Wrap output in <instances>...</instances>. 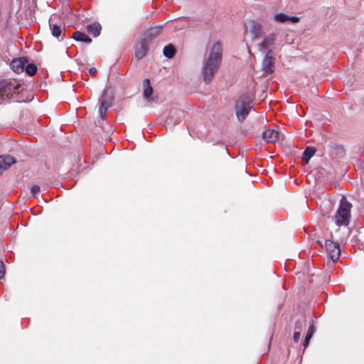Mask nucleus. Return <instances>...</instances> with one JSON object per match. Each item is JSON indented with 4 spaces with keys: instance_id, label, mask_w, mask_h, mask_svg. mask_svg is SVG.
<instances>
[{
    "instance_id": "1",
    "label": "nucleus",
    "mask_w": 364,
    "mask_h": 364,
    "mask_svg": "<svg viewBox=\"0 0 364 364\" xmlns=\"http://www.w3.org/2000/svg\"><path fill=\"white\" fill-rule=\"evenodd\" d=\"M223 58V47L220 41L213 43L210 55L203 68L202 75L203 80L209 84L215 73L219 69Z\"/></svg>"
},
{
    "instance_id": "2",
    "label": "nucleus",
    "mask_w": 364,
    "mask_h": 364,
    "mask_svg": "<svg viewBox=\"0 0 364 364\" xmlns=\"http://www.w3.org/2000/svg\"><path fill=\"white\" fill-rule=\"evenodd\" d=\"M23 85L16 79L0 80V97L3 102H26L23 95Z\"/></svg>"
},
{
    "instance_id": "3",
    "label": "nucleus",
    "mask_w": 364,
    "mask_h": 364,
    "mask_svg": "<svg viewBox=\"0 0 364 364\" xmlns=\"http://www.w3.org/2000/svg\"><path fill=\"white\" fill-rule=\"evenodd\" d=\"M351 206V204L346 200L345 197L341 199L340 205L335 216L336 223L338 226L348 225Z\"/></svg>"
},
{
    "instance_id": "4",
    "label": "nucleus",
    "mask_w": 364,
    "mask_h": 364,
    "mask_svg": "<svg viewBox=\"0 0 364 364\" xmlns=\"http://www.w3.org/2000/svg\"><path fill=\"white\" fill-rule=\"evenodd\" d=\"M252 108L251 100L247 97V95H242L235 107L238 120L240 122L244 121Z\"/></svg>"
},
{
    "instance_id": "5",
    "label": "nucleus",
    "mask_w": 364,
    "mask_h": 364,
    "mask_svg": "<svg viewBox=\"0 0 364 364\" xmlns=\"http://www.w3.org/2000/svg\"><path fill=\"white\" fill-rule=\"evenodd\" d=\"M325 250L333 262H336L341 255L339 244L331 240H326L324 245Z\"/></svg>"
},
{
    "instance_id": "6",
    "label": "nucleus",
    "mask_w": 364,
    "mask_h": 364,
    "mask_svg": "<svg viewBox=\"0 0 364 364\" xmlns=\"http://www.w3.org/2000/svg\"><path fill=\"white\" fill-rule=\"evenodd\" d=\"M274 58L273 56V50L269 49L262 62V70L265 74H272L274 72Z\"/></svg>"
},
{
    "instance_id": "7",
    "label": "nucleus",
    "mask_w": 364,
    "mask_h": 364,
    "mask_svg": "<svg viewBox=\"0 0 364 364\" xmlns=\"http://www.w3.org/2000/svg\"><path fill=\"white\" fill-rule=\"evenodd\" d=\"M318 171L317 169H314L306 174V183L309 185V191L315 196H316L318 190Z\"/></svg>"
},
{
    "instance_id": "8",
    "label": "nucleus",
    "mask_w": 364,
    "mask_h": 364,
    "mask_svg": "<svg viewBox=\"0 0 364 364\" xmlns=\"http://www.w3.org/2000/svg\"><path fill=\"white\" fill-rule=\"evenodd\" d=\"M335 171L331 166L326 165V168H320V183L328 185L334 178Z\"/></svg>"
},
{
    "instance_id": "9",
    "label": "nucleus",
    "mask_w": 364,
    "mask_h": 364,
    "mask_svg": "<svg viewBox=\"0 0 364 364\" xmlns=\"http://www.w3.org/2000/svg\"><path fill=\"white\" fill-rule=\"evenodd\" d=\"M28 62L27 57H21L13 60L10 63V67L14 72L21 73L24 71L25 65Z\"/></svg>"
},
{
    "instance_id": "10",
    "label": "nucleus",
    "mask_w": 364,
    "mask_h": 364,
    "mask_svg": "<svg viewBox=\"0 0 364 364\" xmlns=\"http://www.w3.org/2000/svg\"><path fill=\"white\" fill-rule=\"evenodd\" d=\"M162 26H152L145 31L143 36V39L149 43V42L160 35L161 33Z\"/></svg>"
},
{
    "instance_id": "11",
    "label": "nucleus",
    "mask_w": 364,
    "mask_h": 364,
    "mask_svg": "<svg viewBox=\"0 0 364 364\" xmlns=\"http://www.w3.org/2000/svg\"><path fill=\"white\" fill-rule=\"evenodd\" d=\"M276 38V34L274 33H269V35L266 36L262 41L257 45L258 48L260 50H269L271 49L270 48L274 46V41Z\"/></svg>"
},
{
    "instance_id": "12",
    "label": "nucleus",
    "mask_w": 364,
    "mask_h": 364,
    "mask_svg": "<svg viewBox=\"0 0 364 364\" xmlns=\"http://www.w3.org/2000/svg\"><path fill=\"white\" fill-rule=\"evenodd\" d=\"M250 32L254 38L261 37L263 34V29L262 25L255 21H250L248 23Z\"/></svg>"
},
{
    "instance_id": "13",
    "label": "nucleus",
    "mask_w": 364,
    "mask_h": 364,
    "mask_svg": "<svg viewBox=\"0 0 364 364\" xmlns=\"http://www.w3.org/2000/svg\"><path fill=\"white\" fill-rule=\"evenodd\" d=\"M143 97L148 102H154L156 99L151 96L153 93V88L149 78H146L143 81Z\"/></svg>"
},
{
    "instance_id": "14",
    "label": "nucleus",
    "mask_w": 364,
    "mask_h": 364,
    "mask_svg": "<svg viewBox=\"0 0 364 364\" xmlns=\"http://www.w3.org/2000/svg\"><path fill=\"white\" fill-rule=\"evenodd\" d=\"M262 137L266 143H274L278 140L279 132L274 129H268L263 132Z\"/></svg>"
},
{
    "instance_id": "15",
    "label": "nucleus",
    "mask_w": 364,
    "mask_h": 364,
    "mask_svg": "<svg viewBox=\"0 0 364 364\" xmlns=\"http://www.w3.org/2000/svg\"><path fill=\"white\" fill-rule=\"evenodd\" d=\"M148 44L149 43L142 38L139 43L136 45L135 55L138 59H141L146 55L148 50Z\"/></svg>"
},
{
    "instance_id": "16",
    "label": "nucleus",
    "mask_w": 364,
    "mask_h": 364,
    "mask_svg": "<svg viewBox=\"0 0 364 364\" xmlns=\"http://www.w3.org/2000/svg\"><path fill=\"white\" fill-rule=\"evenodd\" d=\"M16 162L15 158L10 155L0 156V169L6 170Z\"/></svg>"
},
{
    "instance_id": "17",
    "label": "nucleus",
    "mask_w": 364,
    "mask_h": 364,
    "mask_svg": "<svg viewBox=\"0 0 364 364\" xmlns=\"http://www.w3.org/2000/svg\"><path fill=\"white\" fill-rule=\"evenodd\" d=\"M274 19L277 21L284 23L286 21H291L292 23H297L299 21V18L297 16H289L285 14L279 13L274 16Z\"/></svg>"
},
{
    "instance_id": "18",
    "label": "nucleus",
    "mask_w": 364,
    "mask_h": 364,
    "mask_svg": "<svg viewBox=\"0 0 364 364\" xmlns=\"http://www.w3.org/2000/svg\"><path fill=\"white\" fill-rule=\"evenodd\" d=\"M52 35L55 38H60V40H63L65 38V33H63V31L65 29L64 27L62 28L57 24L50 25Z\"/></svg>"
},
{
    "instance_id": "19",
    "label": "nucleus",
    "mask_w": 364,
    "mask_h": 364,
    "mask_svg": "<svg viewBox=\"0 0 364 364\" xmlns=\"http://www.w3.org/2000/svg\"><path fill=\"white\" fill-rule=\"evenodd\" d=\"M316 152V149L315 147L307 146L303 153L302 161L304 164H308L311 158L315 154Z\"/></svg>"
},
{
    "instance_id": "20",
    "label": "nucleus",
    "mask_w": 364,
    "mask_h": 364,
    "mask_svg": "<svg viewBox=\"0 0 364 364\" xmlns=\"http://www.w3.org/2000/svg\"><path fill=\"white\" fill-rule=\"evenodd\" d=\"M101 29V25L97 22H95L87 26V32L92 34L94 37L100 36Z\"/></svg>"
},
{
    "instance_id": "21",
    "label": "nucleus",
    "mask_w": 364,
    "mask_h": 364,
    "mask_svg": "<svg viewBox=\"0 0 364 364\" xmlns=\"http://www.w3.org/2000/svg\"><path fill=\"white\" fill-rule=\"evenodd\" d=\"M73 38L75 41H82L86 43H90L92 42V39L89 36L79 31H77L73 33Z\"/></svg>"
},
{
    "instance_id": "22",
    "label": "nucleus",
    "mask_w": 364,
    "mask_h": 364,
    "mask_svg": "<svg viewBox=\"0 0 364 364\" xmlns=\"http://www.w3.org/2000/svg\"><path fill=\"white\" fill-rule=\"evenodd\" d=\"M176 48L174 46L171 44H169L164 48L163 53L164 55L168 58H173L176 54Z\"/></svg>"
},
{
    "instance_id": "23",
    "label": "nucleus",
    "mask_w": 364,
    "mask_h": 364,
    "mask_svg": "<svg viewBox=\"0 0 364 364\" xmlns=\"http://www.w3.org/2000/svg\"><path fill=\"white\" fill-rule=\"evenodd\" d=\"M315 330L316 329H315V327L314 326V325H311L309 326V328L306 332V337H305V339H304V341L303 343V346L304 348H306L309 345V341H310L311 338L312 337V335L314 333Z\"/></svg>"
},
{
    "instance_id": "24",
    "label": "nucleus",
    "mask_w": 364,
    "mask_h": 364,
    "mask_svg": "<svg viewBox=\"0 0 364 364\" xmlns=\"http://www.w3.org/2000/svg\"><path fill=\"white\" fill-rule=\"evenodd\" d=\"M24 70L26 71L27 75H28L29 76H33L37 72V67L33 63H28L27 65L26 64Z\"/></svg>"
},
{
    "instance_id": "25",
    "label": "nucleus",
    "mask_w": 364,
    "mask_h": 364,
    "mask_svg": "<svg viewBox=\"0 0 364 364\" xmlns=\"http://www.w3.org/2000/svg\"><path fill=\"white\" fill-rule=\"evenodd\" d=\"M108 108V105L105 103L104 100L100 101V105L99 107V114L102 119H104Z\"/></svg>"
},
{
    "instance_id": "26",
    "label": "nucleus",
    "mask_w": 364,
    "mask_h": 364,
    "mask_svg": "<svg viewBox=\"0 0 364 364\" xmlns=\"http://www.w3.org/2000/svg\"><path fill=\"white\" fill-rule=\"evenodd\" d=\"M6 273L5 266L4 262L0 259V279L4 278Z\"/></svg>"
},
{
    "instance_id": "27",
    "label": "nucleus",
    "mask_w": 364,
    "mask_h": 364,
    "mask_svg": "<svg viewBox=\"0 0 364 364\" xmlns=\"http://www.w3.org/2000/svg\"><path fill=\"white\" fill-rule=\"evenodd\" d=\"M33 196H36L40 192V187L38 185H33L31 188Z\"/></svg>"
},
{
    "instance_id": "28",
    "label": "nucleus",
    "mask_w": 364,
    "mask_h": 364,
    "mask_svg": "<svg viewBox=\"0 0 364 364\" xmlns=\"http://www.w3.org/2000/svg\"><path fill=\"white\" fill-rule=\"evenodd\" d=\"M293 338H294V340L295 342H298L299 338H300V333L297 332V331H295L294 333Z\"/></svg>"
},
{
    "instance_id": "29",
    "label": "nucleus",
    "mask_w": 364,
    "mask_h": 364,
    "mask_svg": "<svg viewBox=\"0 0 364 364\" xmlns=\"http://www.w3.org/2000/svg\"><path fill=\"white\" fill-rule=\"evenodd\" d=\"M89 73H90L91 75H95L97 73V70H96V68H90V70H89Z\"/></svg>"
},
{
    "instance_id": "30",
    "label": "nucleus",
    "mask_w": 364,
    "mask_h": 364,
    "mask_svg": "<svg viewBox=\"0 0 364 364\" xmlns=\"http://www.w3.org/2000/svg\"><path fill=\"white\" fill-rule=\"evenodd\" d=\"M248 52L249 53H251V50L248 48Z\"/></svg>"
},
{
    "instance_id": "31",
    "label": "nucleus",
    "mask_w": 364,
    "mask_h": 364,
    "mask_svg": "<svg viewBox=\"0 0 364 364\" xmlns=\"http://www.w3.org/2000/svg\"><path fill=\"white\" fill-rule=\"evenodd\" d=\"M319 245H320V247H323V245H321V242L319 243Z\"/></svg>"
}]
</instances>
